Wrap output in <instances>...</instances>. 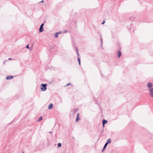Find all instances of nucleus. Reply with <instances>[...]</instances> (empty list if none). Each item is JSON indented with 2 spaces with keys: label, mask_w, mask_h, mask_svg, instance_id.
Segmentation results:
<instances>
[{
  "label": "nucleus",
  "mask_w": 153,
  "mask_h": 153,
  "mask_svg": "<svg viewBox=\"0 0 153 153\" xmlns=\"http://www.w3.org/2000/svg\"><path fill=\"white\" fill-rule=\"evenodd\" d=\"M133 32H134V30H133Z\"/></svg>",
  "instance_id": "nucleus-24"
},
{
  "label": "nucleus",
  "mask_w": 153,
  "mask_h": 153,
  "mask_svg": "<svg viewBox=\"0 0 153 153\" xmlns=\"http://www.w3.org/2000/svg\"><path fill=\"white\" fill-rule=\"evenodd\" d=\"M53 106V104L51 103L48 106V109H52Z\"/></svg>",
  "instance_id": "nucleus-9"
},
{
  "label": "nucleus",
  "mask_w": 153,
  "mask_h": 153,
  "mask_svg": "<svg viewBox=\"0 0 153 153\" xmlns=\"http://www.w3.org/2000/svg\"><path fill=\"white\" fill-rule=\"evenodd\" d=\"M61 144L60 143H59L58 144V147H61Z\"/></svg>",
  "instance_id": "nucleus-16"
},
{
  "label": "nucleus",
  "mask_w": 153,
  "mask_h": 153,
  "mask_svg": "<svg viewBox=\"0 0 153 153\" xmlns=\"http://www.w3.org/2000/svg\"><path fill=\"white\" fill-rule=\"evenodd\" d=\"M40 2L44 3V0H42L39 3H40Z\"/></svg>",
  "instance_id": "nucleus-20"
},
{
  "label": "nucleus",
  "mask_w": 153,
  "mask_h": 153,
  "mask_svg": "<svg viewBox=\"0 0 153 153\" xmlns=\"http://www.w3.org/2000/svg\"><path fill=\"white\" fill-rule=\"evenodd\" d=\"M101 42H102V39H101Z\"/></svg>",
  "instance_id": "nucleus-21"
},
{
  "label": "nucleus",
  "mask_w": 153,
  "mask_h": 153,
  "mask_svg": "<svg viewBox=\"0 0 153 153\" xmlns=\"http://www.w3.org/2000/svg\"><path fill=\"white\" fill-rule=\"evenodd\" d=\"M78 110V109L77 108H75L74 110L73 111L74 112V113L75 114L76 112Z\"/></svg>",
  "instance_id": "nucleus-15"
},
{
  "label": "nucleus",
  "mask_w": 153,
  "mask_h": 153,
  "mask_svg": "<svg viewBox=\"0 0 153 153\" xmlns=\"http://www.w3.org/2000/svg\"><path fill=\"white\" fill-rule=\"evenodd\" d=\"M79 113H78L77 114V116L76 119V121L77 122L79 119L80 118L79 117Z\"/></svg>",
  "instance_id": "nucleus-10"
},
{
  "label": "nucleus",
  "mask_w": 153,
  "mask_h": 153,
  "mask_svg": "<svg viewBox=\"0 0 153 153\" xmlns=\"http://www.w3.org/2000/svg\"><path fill=\"white\" fill-rule=\"evenodd\" d=\"M62 33L61 31H59V32L56 33L54 35L55 37L56 38L58 37V34H61Z\"/></svg>",
  "instance_id": "nucleus-6"
},
{
  "label": "nucleus",
  "mask_w": 153,
  "mask_h": 153,
  "mask_svg": "<svg viewBox=\"0 0 153 153\" xmlns=\"http://www.w3.org/2000/svg\"><path fill=\"white\" fill-rule=\"evenodd\" d=\"M118 57L119 58L121 55V52L120 51V49H119L118 51Z\"/></svg>",
  "instance_id": "nucleus-8"
},
{
  "label": "nucleus",
  "mask_w": 153,
  "mask_h": 153,
  "mask_svg": "<svg viewBox=\"0 0 153 153\" xmlns=\"http://www.w3.org/2000/svg\"><path fill=\"white\" fill-rule=\"evenodd\" d=\"M107 145H108V144H106V143H105V144L104 145V147L103 148V149L102 150V152H103V151L104 150V149L106 148V147L107 146Z\"/></svg>",
  "instance_id": "nucleus-12"
},
{
  "label": "nucleus",
  "mask_w": 153,
  "mask_h": 153,
  "mask_svg": "<svg viewBox=\"0 0 153 153\" xmlns=\"http://www.w3.org/2000/svg\"><path fill=\"white\" fill-rule=\"evenodd\" d=\"M111 139H108L107 140V141L106 143V144H108V143H111Z\"/></svg>",
  "instance_id": "nucleus-11"
},
{
  "label": "nucleus",
  "mask_w": 153,
  "mask_h": 153,
  "mask_svg": "<svg viewBox=\"0 0 153 153\" xmlns=\"http://www.w3.org/2000/svg\"><path fill=\"white\" fill-rule=\"evenodd\" d=\"M129 19L133 21L134 19V17L133 16H131L129 18Z\"/></svg>",
  "instance_id": "nucleus-13"
},
{
  "label": "nucleus",
  "mask_w": 153,
  "mask_h": 153,
  "mask_svg": "<svg viewBox=\"0 0 153 153\" xmlns=\"http://www.w3.org/2000/svg\"><path fill=\"white\" fill-rule=\"evenodd\" d=\"M49 133H52V132H51V131H50V132H49Z\"/></svg>",
  "instance_id": "nucleus-23"
},
{
  "label": "nucleus",
  "mask_w": 153,
  "mask_h": 153,
  "mask_svg": "<svg viewBox=\"0 0 153 153\" xmlns=\"http://www.w3.org/2000/svg\"><path fill=\"white\" fill-rule=\"evenodd\" d=\"M108 121L107 120H105L103 119L102 120V125L103 126V127H104V125L108 123Z\"/></svg>",
  "instance_id": "nucleus-5"
},
{
  "label": "nucleus",
  "mask_w": 153,
  "mask_h": 153,
  "mask_svg": "<svg viewBox=\"0 0 153 153\" xmlns=\"http://www.w3.org/2000/svg\"><path fill=\"white\" fill-rule=\"evenodd\" d=\"M152 84L148 82L147 84V87L149 90L150 95L153 98V88L152 87Z\"/></svg>",
  "instance_id": "nucleus-1"
},
{
  "label": "nucleus",
  "mask_w": 153,
  "mask_h": 153,
  "mask_svg": "<svg viewBox=\"0 0 153 153\" xmlns=\"http://www.w3.org/2000/svg\"><path fill=\"white\" fill-rule=\"evenodd\" d=\"M42 120V117H41L38 119V121H40Z\"/></svg>",
  "instance_id": "nucleus-14"
},
{
  "label": "nucleus",
  "mask_w": 153,
  "mask_h": 153,
  "mask_svg": "<svg viewBox=\"0 0 153 153\" xmlns=\"http://www.w3.org/2000/svg\"><path fill=\"white\" fill-rule=\"evenodd\" d=\"M105 21H103L102 22V24H103L105 23Z\"/></svg>",
  "instance_id": "nucleus-19"
},
{
  "label": "nucleus",
  "mask_w": 153,
  "mask_h": 153,
  "mask_svg": "<svg viewBox=\"0 0 153 153\" xmlns=\"http://www.w3.org/2000/svg\"><path fill=\"white\" fill-rule=\"evenodd\" d=\"M22 153H24V152H22Z\"/></svg>",
  "instance_id": "nucleus-25"
},
{
  "label": "nucleus",
  "mask_w": 153,
  "mask_h": 153,
  "mask_svg": "<svg viewBox=\"0 0 153 153\" xmlns=\"http://www.w3.org/2000/svg\"><path fill=\"white\" fill-rule=\"evenodd\" d=\"M70 84H71L70 83H69L68 84H67L66 85H65V86H68V85H69Z\"/></svg>",
  "instance_id": "nucleus-18"
},
{
  "label": "nucleus",
  "mask_w": 153,
  "mask_h": 153,
  "mask_svg": "<svg viewBox=\"0 0 153 153\" xmlns=\"http://www.w3.org/2000/svg\"><path fill=\"white\" fill-rule=\"evenodd\" d=\"M13 78V76H7L6 77V79H12Z\"/></svg>",
  "instance_id": "nucleus-7"
},
{
  "label": "nucleus",
  "mask_w": 153,
  "mask_h": 153,
  "mask_svg": "<svg viewBox=\"0 0 153 153\" xmlns=\"http://www.w3.org/2000/svg\"><path fill=\"white\" fill-rule=\"evenodd\" d=\"M9 60H12V59H11V58H9Z\"/></svg>",
  "instance_id": "nucleus-22"
},
{
  "label": "nucleus",
  "mask_w": 153,
  "mask_h": 153,
  "mask_svg": "<svg viewBox=\"0 0 153 153\" xmlns=\"http://www.w3.org/2000/svg\"><path fill=\"white\" fill-rule=\"evenodd\" d=\"M75 48L76 49V51L77 52V54L78 55L77 60L78 61L79 65H80V58L79 57V52L78 51V48L77 47H76Z\"/></svg>",
  "instance_id": "nucleus-3"
},
{
  "label": "nucleus",
  "mask_w": 153,
  "mask_h": 153,
  "mask_svg": "<svg viewBox=\"0 0 153 153\" xmlns=\"http://www.w3.org/2000/svg\"><path fill=\"white\" fill-rule=\"evenodd\" d=\"M41 86L42 87L41 88V90L42 91H45L47 89V84H42L41 85Z\"/></svg>",
  "instance_id": "nucleus-2"
},
{
  "label": "nucleus",
  "mask_w": 153,
  "mask_h": 153,
  "mask_svg": "<svg viewBox=\"0 0 153 153\" xmlns=\"http://www.w3.org/2000/svg\"><path fill=\"white\" fill-rule=\"evenodd\" d=\"M29 45H27L26 47V48H28V49H30V48L29 47Z\"/></svg>",
  "instance_id": "nucleus-17"
},
{
  "label": "nucleus",
  "mask_w": 153,
  "mask_h": 153,
  "mask_svg": "<svg viewBox=\"0 0 153 153\" xmlns=\"http://www.w3.org/2000/svg\"><path fill=\"white\" fill-rule=\"evenodd\" d=\"M44 25L43 23H42L40 26V28L39 29V31L40 32H42L43 31V26Z\"/></svg>",
  "instance_id": "nucleus-4"
}]
</instances>
